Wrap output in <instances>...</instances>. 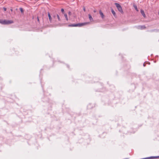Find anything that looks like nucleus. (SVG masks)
I'll return each instance as SVG.
<instances>
[{
    "label": "nucleus",
    "mask_w": 159,
    "mask_h": 159,
    "mask_svg": "<svg viewBox=\"0 0 159 159\" xmlns=\"http://www.w3.org/2000/svg\"><path fill=\"white\" fill-rule=\"evenodd\" d=\"M90 23L89 22H86L82 23H79L75 24H71L68 25V27H81L84 25L89 24Z\"/></svg>",
    "instance_id": "obj_1"
},
{
    "label": "nucleus",
    "mask_w": 159,
    "mask_h": 159,
    "mask_svg": "<svg viewBox=\"0 0 159 159\" xmlns=\"http://www.w3.org/2000/svg\"><path fill=\"white\" fill-rule=\"evenodd\" d=\"M115 5L117 8L118 11L120 12L121 13L123 14L124 12L123 11L122 7L120 5L119 3H115Z\"/></svg>",
    "instance_id": "obj_2"
},
{
    "label": "nucleus",
    "mask_w": 159,
    "mask_h": 159,
    "mask_svg": "<svg viewBox=\"0 0 159 159\" xmlns=\"http://www.w3.org/2000/svg\"><path fill=\"white\" fill-rule=\"evenodd\" d=\"M3 24L4 25H8L11 24L13 23L14 22L12 20H3Z\"/></svg>",
    "instance_id": "obj_3"
},
{
    "label": "nucleus",
    "mask_w": 159,
    "mask_h": 159,
    "mask_svg": "<svg viewBox=\"0 0 159 159\" xmlns=\"http://www.w3.org/2000/svg\"><path fill=\"white\" fill-rule=\"evenodd\" d=\"M159 158V156H155V157H147L144 158H142L141 159H153L154 158Z\"/></svg>",
    "instance_id": "obj_4"
},
{
    "label": "nucleus",
    "mask_w": 159,
    "mask_h": 159,
    "mask_svg": "<svg viewBox=\"0 0 159 159\" xmlns=\"http://www.w3.org/2000/svg\"><path fill=\"white\" fill-rule=\"evenodd\" d=\"M146 27L144 25H139L137 27V28L140 30H143L146 28Z\"/></svg>",
    "instance_id": "obj_5"
},
{
    "label": "nucleus",
    "mask_w": 159,
    "mask_h": 159,
    "mask_svg": "<svg viewBox=\"0 0 159 159\" xmlns=\"http://www.w3.org/2000/svg\"><path fill=\"white\" fill-rule=\"evenodd\" d=\"M48 16L49 18V20L50 22V23H51L52 21V18L51 17L50 14L49 12L48 13Z\"/></svg>",
    "instance_id": "obj_6"
},
{
    "label": "nucleus",
    "mask_w": 159,
    "mask_h": 159,
    "mask_svg": "<svg viewBox=\"0 0 159 159\" xmlns=\"http://www.w3.org/2000/svg\"><path fill=\"white\" fill-rule=\"evenodd\" d=\"M99 13L102 19H103L104 17V15L103 13L102 12L101 10L99 11Z\"/></svg>",
    "instance_id": "obj_7"
},
{
    "label": "nucleus",
    "mask_w": 159,
    "mask_h": 159,
    "mask_svg": "<svg viewBox=\"0 0 159 159\" xmlns=\"http://www.w3.org/2000/svg\"><path fill=\"white\" fill-rule=\"evenodd\" d=\"M89 16V20L90 21H93V20L91 16V15L90 14H89L88 15Z\"/></svg>",
    "instance_id": "obj_8"
},
{
    "label": "nucleus",
    "mask_w": 159,
    "mask_h": 159,
    "mask_svg": "<svg viewBox=\"0 0 159 159\" xmlns=\"http://www.w3.org/2000/svg\"><path fill=\"white\" fill-rule=\"evenodd\" d=\"M111 12H112V14L113 15V16L114 17H116V12H115L113 10V9H111Z\"/></svg>",
    "instance_id": "obj_9"
},
{
    "label": "nucleus",
    "mask_w": 159,
    "mask_h": 159,
    "mask_svg": "<svg viewBox=\"0 0 159 159\" xmlns=\"http://www.w3.org/2000/svg\"><path fill=\"white\" fill-rule=\"evenodd\" d=\"M140 12L142 15L144 17H146L144 11L142 9L141 10Z\"/></svg>",
    "instance_id": "obj_10"
},
{
    "label": "nucleus",
    "mask_w": 159,
    "mask_h": 159,
    "mask_svg": "<svg viewBox=\"0 0 159 159\" xmlns=\"http://www.w3.org/2000/svg\"><path fill=\"white\" fill-rule=\"evenodd\" d=\"M133 7L137 11H138V10L137 8V6L135 5H134Z\"/></svg>",
    "instance_id": "obj_11"
},
{
    "label": "nucleus",
    "mask_w": 159,
    "mask_h": 159,
    "mask_svg": "<svg viewBox=\"0 0 159 159\" xmlns=\"http://www.w3.org/2000/svg\"><path fill=\"white\" fill-rule=\"evenodd\" d=\"M64 16L66 18V19L67 21H68V19L67 17V15L65 13L64 14Z\"/></svg>",
    "instance_id": "obj_12"
},
{
    "label": "nucleus",
    "mask_w": 159,
    "mask_h": 159,
    "mask_svg": "<svg viewBox=\"0 0 159 159\" xmlns=\"http://www.w3.org/2000/svg\"><path fill=\"white\" fill-rule=\"evenodd\" d=\"M57 16L58 19V20L59 21H61V20L60 18V17L58 14L57 15Z\"/></svg>",
    "instance_id": "obj_13"
},
{
    "label": "nucleus",
    "mask_w": 159,
    "mask_h": 159,
    "mask_svg": "<svg viewBox=\"0 0 159 159\" xmlns=\"http://www.w3.org/2000/svg\"><path fill=\"white\" fill-rule=\"evenodd\" d=\"M20 11L21 12H23V9L22 8H20Z\"/></svg>",
    "instance_id": "obj_14"
},
{
    "label": "nucleus",
    "mask_w": 159,
    "mask_h": 159,
    "mask_svg": "<svg viewBox=\"0 0 159 159\" xmlns=\"http://www.w3.org/2000/svg\"><path fill=\"white\" fill-rule=\"evenodd\" d=\"M3 20H0V23L3 24Z\"/></svg>",
    "instance_id": "obj_15"
},
{
    "label": "nucleus",
    "mask_w": 159,
    "mask_h": 159,
    "mask_svg": "<svg viewBox=\"0 0 159 159\" xmlns=\"http://www.w3.org/2000/svg\"><path fill=\"white\" fill-rule=\"evenodd\" d=\"M71 14H72L71 12L70 11H69L68 15L69 16H71Z\"/></svg>",
    "instance_id": "obj_16"
},
{
    "label": "nucleus",
    "mask_w": 159,
    "mask_h": 159,
    "mask_svg": "<svg viewBox=\"0 0 159 159\" xmlns=\"http://www.w3.org/2000/svg\"><path fill=\"white\" fill-rule=\"evenodd\" d=\"M64 9H63V8H62V9H61V11L63 13H64Z\"/></svg>",
    "instance_id": "obj_17"
},
{
    "label": "nucleus",
    "mask_w": 159,
    "mask_h": 159,
    "mask_svg": "<svg viewBox=\"0 0 159 159\" xmlns=\"http://www.w3.org/2000/svg\"><path fill=\"white\" fill-rule=\"evenodd\" d=\"M3 10H4V11H6V10H7L6 8V7H3Z\"/></svg>",
    "instance_id": "obj_18"
},
{
    "label": "nucleus",
    "mask_w": 159,
    "mask_h": 159,
    "mask_svg": "<svg viewBox=\"0 0 159 159\" xmlns=\"http://www.w3.org/2000/svg\"><path fill=\"white\" fill-rule=\"evenodd\" d=\"M83 10L85 12L86 11V10H85V7H83Z\"/></svg>",
    "instance_id": "obj_19"
},
{
    "label": "nucleus",
    "mask_w": 159,
    "mask_h": 159,
    "mask_svg": "<svg viewBox=\"0 0 159 159\" xmlns=\"http://www.w3.org/2000/svg\"><path fill=\"white\" fill-rule=\"evenodd\" d=\"M143 66H145V63H143Z\"/></svg>",
    "instance_id": "obj_20"
},
{
    "label": "nucleus",
    "mask_w": 159,
    "mask_h": 159,
    "mask_svg": "<svg viewBox=\"0 0 159 159\" xmlns=\"http://www.w3.org/2000/svg\"><path fill=\"white\" fill-rule=\"evenodd\" d=\"M96 10H94V11H93V12H95H95H96Z\"/></svg>",
    "instance_id": "obj_21"
},
{
    "label": "nucleus",
    "mask_w": 159,
    "mask_h": 159,
    "mask_svg": "<svg viewBox=\"0 0 159 159\" xmlns=\"http://www.w3.org/2000/svg\"><path fill=\"white\" fill-rule=\"evenodd\" d=\"M37 19H38V21H39V19L38 17H37Z\"/></svg>",
    "instance_id": "obj_22"
},
{
    "label": "nucleus",
    "mask_w": 159,
    "mask_h": 159,
    "mask_svg": "<svg viewBox=\"0 0 159 159\" xmlns=\"http://www.w3.org/2000/svg\"><path fill=\"white\" fill-rule=\"evenodd\" d=\"M154 30H152L151 31V32H153V31Z\"/></svg>",
    "instance_id": "obj_23"
},
{
    "label": "nucleus",
    "mask_w": 159,
    "mask_h": 159,
    "mask_svg": "<svg viewBox=\"0 0 159 159\" xmlns=\"http://www.w3.org/2000/svg\"><path fill=\"white\" fill-rule=\"evenodd\" d=\"M67 67L68 68H69V66L68 65H67Z\"/></svg>",
    "instance_id": "obj_24"
},
{
    "label": "nucleus",
    "mask_w": 159,
    "mask_h": 159,
    "mask_svg": "<svg viewBox=\"0 0 159 159\" xmlns=\"http://www.w3.org/2000/svg\"><path fill=\"white\" fill-rule=\"evenodd\" d=\"M11 11H12V9H11Z\"/></svg>",
    "instance_id": "obj_25"
},
{
    "label": "nucleus",
    "mask_w": 159,
    "mask_h": 159,
    "mask_svg": "<svg viewBox=\"0 0 159 159\" xmlns=\"http://www.w3.org/2000/svg\"><path fill=\"white\" fill-rule=\"evenodd\" d=\"M158 14H159V12H158Z\"/></svg>",
    "instance_id": "obj_26"
}]
</instances>
